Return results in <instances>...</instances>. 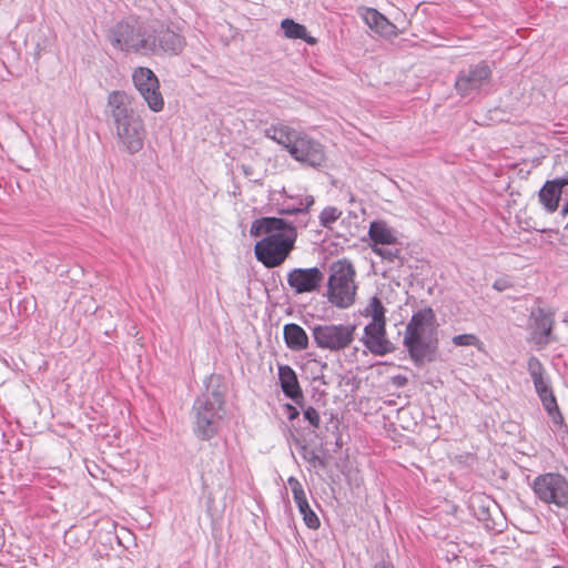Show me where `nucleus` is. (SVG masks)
<instances>
[{
  "label": "nucleus",
  "mask_w": 568,
  "mask_h": 568,
  "mask_svg": "<svg viewBox=\"0 0 568 568\" xmlns=\"http://www.w3.org/2000/svg\"><path fill=\"white\" fill-rule=\"evenodd\" d=\"M494 288L501 291L500 284H498L497 282L494 284Z\"/></svg>",
  "instance_id": "obj_34"
},
{
  "label": "nucleus",
  "mask_w": 568,
  "mask_h": 568,
  "mask_svg": "<svg viewBox=\"0 0 568 568\" xmlns=\"http://www.w3.org/2000/svg\"><path fill=\"white\" fill-rule=\"evenodd\" d=\"M356 327L352 324H317L312 327L315 345L332 353L348 348L355 339Z\"/></svg>",
  "instance_id": "obj_6"
},
{
  "label": "nucleus",
  "mask_w": 568,
  "mask_h": 568,
  "mask_svg": "<svg viewBox=\"0 0 568 568\" xmlns=\"http://www.w3.org/2000/svg\"><path fill=\"white\" fill-rule=\"evenodd\" d=\"M290 155L297 162L308 166H321L325 162L323 145L301 132L294 144L291 145Z\"/></svg>",
  "instance_id": "obj_11"
},
{
  "label": "nucleus",
  "mask_w": 568,
  "mask_h": 568,
  "mask_svg": "<svg viewBox=\"0 0 568 568\" xmlns=\"http://www.w3.org/2000/svg\"><path fill=\"white\" fill-rule=\"evenodd\" d=\"M541 404L552 422L561 426L564 424V416L557 404L556 396H549V398H545Z\"/></svg>",
  "instance_id": "obj_23"
},
{
  "label": "nucleus",
  "mask_w": 568,
  "mask_h": 568,
  "mask_svg": "<svg viewBox=\"0 0 568 568\" xmlns=\"http://www.w3.org/2000/svg\"><path fill=\"white\" fill-rule=\"evenodd\" d=\"M359 16L365 24L376 33L385 38L398 36L397 27L392 23L385 16L373 8H361Z\"/></svg>",
  "instance_id": "obj_15"
},
{
  "label": "nucleus",
  "mask_w": 568,
  "mask_h": 568,
  "mask_svg": "<svg viewBox=\"0 0 568 568\" xmlns=\"http://www.w3.org/2000/svg\"><path fill=\"white\" fill-rule=\"evenodd\" d=\"M568 192V180H547L539 191V201L545 209L552 213L558 209L562 194Z\"/></svg>",
  "instance_id": "obj_16"
},
{
  "label": "nucleus",
  "mask_w": 568,
  "mask_h": 568,
  "mask_svg": "<svg viewBox=\"0 0 568 568\" xmlns=\"http://www.w3.org/2000/svg\"><path fill=\"white\" fill-rule=\"evenodd\" d=\"M112 44L144 55H178L185 47V39L174 29L159 21L136 28L129 23H121L114 32Z\"/></svg>",
  "instance_id": "obj_1"
},
{
  "label": "nucleus",
  "mask_w": 568,
  "mask_h": 568,
  "mask_svg": "<svg viewBox=\"0 0 568 568\" xmlns=\"http://www.w3.org/2000/svg\"><path fill=\"white\" fill-rule=\"evenodd\" d=\"M288 486L292 490L294 501L296 505H304V503H307L306 494L304 491V488L300 480L295 477H290L287 479Z\"/></svg>",
  "instance_id": "obj_26"
},
{
  "label": "nucleus",
  "mask_w": 568,
  "mask_h": 568,
  "mask_svg": "<svg viewBox=\"0 0 568 568\" xmlns=\"http://www.w3.org/2000/svg\"><path fill=\"white\" fill-rule=\"evenodd\" d=\"M281 27L288 39H302L310 44L315 43V39L307 34L306 28L292 19H284L281 22Z\"/></svg>",
  "instance_id": "obj_20"
},
{
  "label": "nucleus",
  "mask_w": 568,
  "mask_h": 568,
  "mask_svg": "<svg viewBox=\"0 0 568 568\" xmlns=\"http://www.w3.org/2000/svg\"><path fill=\"white\" fill-rule=\"evenodd\" d=\"M404 345L416 364L435 359L438 349V324L430 307L413 314L405 328Z\"/></svg>",
  "instance_id": "obj_4"
},
{
  "label": "nucleus",
  "mask_w": 568,
  "mask_h": 568,
  "mask_svg": "<svg viewBox=\"0 0 568 568\" xmlns=\"http://www.w3.org/2000/svg\"><path fill=\"white\" fill-rule=\"evenodd\" d=\"M452 343L457 347L473 346V347L477 348L479 352H484V349H485V346H484V343L481 342V339L476 334H473V333L455 335L452 338Z\"/></svg>",
  "instance_id": "obj_22"
},
{
  "label": "nucleus",
  "mask_w": 568,
  "mask_h": 568,
  "mask_svg": "<svg viewBox=\"0 0 568 568\" xmlns=\"http://www.w3.org/2000/svg\"><path fill=\"white\" fill-rule=\"evenodd\" d=\"M532 489L544 503L562 508L568 506V480L560 474L539 475L534 480Z\"/></svg>",
  "instance_id": "obj_7"
},
{
  "label": "nucleus",
  "mask_w": 568,
  "mask_h": 568,
  "mask_svg": "<svg viewBox=\"0 0 568 568\" xmlns=\"http://www.w3.org/2000/svg\"><path fill=\"white\" fill-rule=\"evenodd\" d=\"M368 237L372 251L387 262H394L400 255L399 248H385L398 243L397 232L386 221L376 220L371 222Z\"/></svg>",
  "instance_id": "obj_8"
},
{
  "label": "nucleus",
  "mask_w": 568,
  "mask_h": 568,
  "mask_svg": "<svg viewBox=\"0 0 568 568\" xmlns=\"http://www.w3.org/2000/svg\"><path fill=\"white\" fill-rule=\"evenodd\" d=\"M304 418L314 427L318 428L321 425V416L318 412L313 407L308 406L304 409Z\"/></svg>",
  "instance_id": "obj_28"
},
{
  "label": "nucleus",
  "mask_w": 568,
  "mask_h": 568,
  "mask_svg": "<svg viewBox=\"0 0 568 568\" xmlns=\"http://www.w3.org/2000/svg\"><path fill=\"white\" fill-rule=\"evenodd\" d=\"M532 383H534V386H535V389H536V393L547 388V387H550L549 384H548V381L546 378V375H542L540 377H536L532 379Z\"/></svg>",
  "instance_id": "obj_29"
},
{
  "label": "nucleus",
  "mask_w": 568,
  "mask_h": 568,
  "mask_svg": "<svg viewBox=\"0 0 568 568\" xmlns=\"http://www.w3.org/2000/svg\"><path fill=\"white\" fill-rule=\"evenodd\" d=\"M132 80L149 109L153 112L163 110L164 100L160 92V83L154 72L144 67L133 70Z\"/></svg>",
  "instance_id": "obj_9"
},
{
  "label": "nucleus",
  "mask_w": 568,
  "mask_h": 568,
  "mask_svg": "<svg viewBox=\"0 0 568 568\" xmlns=\"http://www.w3.org/2000/svg\"><path fill=\"white\" fill-rule=\"evenodd\" d=\"M408 383V379L405 375H395L392 377V384L396 387H404Z\"/></svg>",
  "instance_id": "obj_32"
},
{
  "label": "nucleus",
  "mask_w": 568,
  "mask_h": 568,
  "mask_svg": "<svg viewBox=\"0 0 568 568\" xmlns=\"http://www.w3.org/2000/svg\"><path fill=\"white\" fill-rule=\"evenodd\" d=\"M222 404L220 398L212 400L207 396L195 402V432L202 439H209L216 433V423L220 419L219 410Z\"/></svg>",
  "instance_id": "obj_10"
},
{
  "label": "nucleus",
  "mask_w": 568,
  "mask_h": 568,
  "mask_svg": "<svg viewBox=\"0 0 568 568\" xmlns=\"http://www.w3.org/2000/svg\"><path fill=\"white\" fill-rule=\"evenodd\" d=\"M342 210L335 206H327L320 214V223L324 227H332V225L342 216Z\"/></svg>",
  "instance_id": "obj_24"
},
{
  "label": "nucleus",
  "mask_w": 568,
  "mask_h": 568,
  "mask_svg": "<svg viewBox=\"0 0 568 568\" xmlns=\"http://www.w3.org/2000/svg\"><path fill=\"white\" fill-rule=\"evenodd\" d=\"M528 372H529L531 379H534L536 377H540L542 375H546V369H545L544 365L535 356H531L528 359Z\"/></svg>",
  "instance_id": "obj_27"
},
{
  "label": "nucleus",
  "mask_w": 568,
  "mask_h": 568,
  "mask_svg": "<svg viewBox=\"0 0 568 568\" xmlns=\"http://www.w3.org/2000/svg\"><path fill=\"white\" fill-rule=\"evenodd\" d=\"M537 395L541 402H544L545 398H549V396H555L551 387H547V388L538 392Z\"/></svg>",
  "instance_id": "obj_33"
},
{
  "label": "nucleus",
  "mask_w": 568,
  "mask_h": 568,
  "mask_svg": "<svg viewBox=\"0 0 568 568\" xmlns=\"http://www.w3.org/2000/svg\"><path fill=\"white\" fill-rule=\"evenodd\" d=\"M324 281L323 272L314 266L293 268L287 273V284L295 294L313 293L320 290Z\"/></svg>",
  "instance_id": "obj_12"
},
{
  "label": "nucleus",
  "mask_w": 568,
  "mask_h": 568,
  "mask_svg": "<svg viewBox=\"0 0 568 568\" xmlns=\"http://www.w3.org/2000/svg\"><path fill=\"white\" fill-rule=\"evenodd\" d=\"M364 344L375 355L392 352V343L386 337V324H367L364 328Z\"/></svg>",
  "instance_id": "obj_14"
},
{
  "label": "nucleus",
  "mask_w": 568,
  "mask_h": 568,
  "mask_svg": "<svg viewBox=\"0 0 568 568\" xmlns=\"http://www.w3.org/2000/svg\"><path fill=\"white\" fill-rule=\"evenodd\" d=\"M313 203H314V200L310 199V200H307L305 209H303L301 206H298V207H288L286 210H282L281 213H285V214L301 213V212H304L307 207H310Z\"/></svg>",
  "instance_id": "obj_31"
},
{
  "label": "nucleus",
  "mask_w": 568,
  "mask_h": 568,
  "mask_svg": "<svg viewBox=\"0 0 568 568\" xmlns=\"http://www.w3.org/2000/svg\"><path fill=\"white\" fill-rule=\"evenodd\" d=\"M355 268L346 260H338L331 265L327 282V300L338 308H348L355 302L357 286Z\"/></svg>",
  "instance_id": "obj_5"
},
{
  "label": "nucleus",
  "mask_w": 568,
  "mask_h": 568,
  "mask_svg": "<svg viewBox=\"0 0 568 568\" xmlns=\"http://www.w3.org/2000/svg\"><path fill=\"white\" fill-rule=\"evenodd\" d=\"M283 335L286 346L294 352H301L308 347V336L305 329L297 324H286Z\"/></svg>",
  "instance_id": "obj_19"
},
{
  "label": "nucleus",
  "mask_w": 568,
  "mask_h": 568,
  "mask_svg": "<svg viewBox=\"0 0 568 568\" xmlns=\"http://www.w3.org/2000/svg\"><path fill=\"white\" fill-rule=\"evenodd\" d=\"M250 234L264 236L256 242V260L268 268L282 265L294 248L297 231L292 222L281 217H261L253 221Z\"/></svg>",
  "instance_id": "obj_2"
},
{
  "label": "nucleus",
  "mask_w": 568,
  "mask_h": 568,
  "mask_svg": "<svg viewBox=\"0 0 568 568\" xmlns=\"http://www.w3.org/2000/svg\"><path fill=\"white\" fill-rule=\"evenodd\" d=\"M278 379L285 396L300 404L298 399H303V392L295 371L288 365H280Z\"/></svg>",
  "instance_id": "obj_17"
},
{
  "label": "nucleus",
  "mask_w": 568,
  "mask_h": 568,
  "mask_svg": "<svg viewBox=\"0 0 568 568\" xmlns=\"http://www.w3.org/2000/svg\"><path fill=\"white\" fill-rule=\"evenodd\" d=\"M300 134V131L283 123L272 124L264 130V135L267 139L276 142L287 152H290L291 145L294 144V140H296Z\"/></svg>",
  "instance_id": "obj_18"
},
{
  "label": "nucleus",
  "mask_w": 568,
  "mask_h": 568,
  "mask_svg": "<svg viewBox=\"0 0 568 568\" xmlns=\"http://www.w3.org/2000/svg\"><path fill=\"white\" fill-rule=\"evenodd\" d=\"M298 510L303 516V520L305 525L311 529H317L321 525V521L317 515L311 509L308 501L304 503V505H298Z\"/></svg>",
  "instance_id": "obj_25"
},
{
  "label": "nucleus",
  "mask_w": 568,
  "mask_h": 568,
  "mask_svg": "<svg viewBox=\"0 0 568 568\" xmlns=\"http://www.w3.org/2000/svg\"><path fill=\"white\" fill-rule=\"evenodd\" d=\"M284 409L287 412V418L291 422L296 419L300 415V412L296 409V407L290 403L284 405Z\"/></svg>",
  "instance_id": "obj_30"
},
{
  "label": "nucleus",
  "mask_w": 568,
  "mask_h": 568,
  "mask_svg": "<svg viewBox=\"0 0 568 568\" xmlns=\"http://www.w3.org/2000/svg\"><path fill=\"white\" fill-rule=\"evenodd\" d=\"M376 568H393V567L387 566V565H381V566H377Z\"/></svg>",
  "instance_id": "obj_36"
},
{
  "label": "nucleus",
  "mask_w": 568,
  "mask_h": 568,
  "mask_svg": "<svg viewBox=\"0 0 568 568\" xmlns=\"http://www.w3.org/2000/svg\"><path fill=\"white\" fill-rule=\"evenodd\" d=\"M490 75L491 70L485 62L470 65L466 71L459 73L455 88L460 95H470L485 85L489 81Z\"/></svg>",
  "instance_id": "obj_13"
},
{
  "label": "nucleus",
  "mask_w": 568,
  "mask_h": 568,
  "mask_svg": "<svg viewBox=\"0 0 568 568\" xmlns=\"http://www.w3.org/2000/svg\"><path fill=\"white\" fill-rule=\"evenodd\" d=\"M112 119V132L121 152L135 154L143 149L146 130L143 119L132 108L131 98L123 91H113L108 97Z\"/></svg>",
  "instance_id": "obj_3"
},
{
  "label": "nucleus",
  "mask_w": 568,
  "mask_h": 568,
  "mask_svg": "<svg viewBox=\"0 0 568 568\" xmlns=\"http://www.w3.org/2000/svg\"><path fill=\"white\" fill-rule=\"evenodd\" d=\"M385 313L386 310L377 296L372 297L364 310V315L372 318L368 324H386Z\"/></svg>",
  "instance_id": "obj_21"
},
{
  "label": "nucleus",
  "mask_w": 568,
  "mask_h": 568,
  "mask_svg": "<svg viewBox=\"0 0 568 568\" xmlns=\"http://www.w3.org/2000/svg\"><path fill=\"white\" fill-rule=\"evenodd\" d=\"M529 227L537 230V231H544L542 229H538L536 225H528Z\"/></svg>",
  "instance_id": "obj_35"
}]
</instances>
